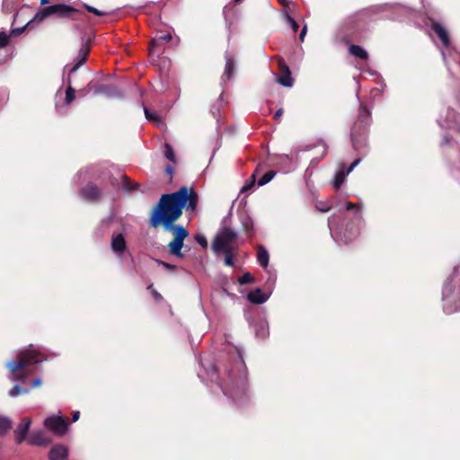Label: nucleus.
Segmentation results:
<instances>
[{
  "label": "nucleus",
  "mask_w": 460,
  "mask_h": 460,
  "mask_svg": "<svg viewBox=\"0 0 460 460\" xmlns=\"http://www.w3.org/2000/svg\"><path fill=\"white\" fill-rule=\"evenodd\" d=\"M228 354L230 357L222 374H218L217 367L213 363L201 360L203 370L198 376L202 382H215L227 398L238 406H243L249 398L247 367L239 348H231Z\"/></svg>",
  "instance_id": "nucleus-1"
},
{
  "label": "nucleus",
  "mask_w": 460,
  "mask_h": 460,
  "mask_svg": "<svg viewBox=\"0 0 460 460\" xmlns=\"http://www.w3.org/2000/svg\"><path fill=\"white\" fill-rule=\"evenodd\" d=\"M198 204V195L193 190L182 186L179 190L164 194L151 216V225L157 227L164 225L165 229L172 227V223L176 221L182 214V208L194 211Z\"/></svg>",
  "instance_id": "nucleus-2"
},
{
  "label": "nucleus",
  "mask_w": 460,
  "mask_h": 460,
  "mask_svg": "<svg viewBox=\"0 0 460 460\" xmlns=\"http://www.w3.org/2000/svg\"><path fill=\"white\" fill-rule=\"evenodd\" d=\"M44 360H47V358L30 346L19 354L17 361H10L6 364L12 374L10 378L24 384L28 376L37 371L39 365Z\"/></svg>",
  "instance_id": "nucleus-3"
},
{
  "label": "nucleus",
  "mask_w": 460,
  "mask_h": 460,
  "mask_svg": "<svg viewBox=\"0 0 460 460\" xmlns=\"http://www.w3.org/2000/svg\"><path fill=\"white\" fill-rule=\"evenodd\" d=\"M370 122V112L362 104L357 121L351 128V143L355 150H359L367 145V128Z\"/></svg>",
  "instance_id": "nucleus-4"
},
{
  "label": "nucleus",
  "mask_w": 460,
  "mask_h": 460,
  "mask_svg": "<svg viewBox=\"0 0 460 460\" xmlns=\"http://www.w3.org/2000/svg\"><path fill=\"white\" fill-rule=\"evenodd\" d=\"M457 270L458 269L455 268L442 290L443 309L448 314L460 311V289L456 291L451 285V282L457 274Z\"/></svg>",
  "instance_id": "nucleus-5"
},
{
  "label": "nucleus",
  "mask_w": 460,
  "mask_h": 460,
  "mask_svg": "<svg viewBox=\"0 0 460 460\" xmlns=\"http://www.w3.org/2000/svg\"><path fill=\"white\" fill-rule=\"evenodd\" d=\"M431 28L445 47V49L441 50V55L450 71V60L460 65V52H458L455 47L451 46L447 31L441 24L437 22H432Z\"/></svg>",
  "instance_id": "nucleus-6"
},
{
  "label": "nucleus",
  "mask_w": 460,
  "mask_h": 460,
  "mask_svg": "<svg viewBox=\"0 0 460 460\" xmlns=\"http://www.w3.org/2000/svg\"><path fill=\"white\" fill-rule=\"evenodd\" d=\"M237 235V232L234 230L223 227L212 243V250L217 255L223 252L234 251L233 243L236 240Z\"/></svg>",
  "instance_id": "nucleus-7"
},
{
  "label": "nucleus",
  "mask_w": 460,
  "mask_h": 460,
  "mask_svg": "<svg viewBox=\"0 0 460 460\" xmlns=\"http://www.w3.org/2000/svg\"><path fill=\"white\" fill-rule=\"evenodd\" d=\"M328 226L330 228L331 234L336 242H343L344 243H350L359 233L358 227L351 228L349 233H345L343 235L340 234L337 231V223L335 216H332L328 219Z\"/></svg>",
  "instance_id": "nucleus-8"
},
{
  "label": "nucleus",
  "mask_w": 460,
  "mask_h": 460,
  "mask_svg": "<svg viewBox=\"0 0 460 460\" xmlns=\"http://www.w3.org/2000/svg\"><path fill=\"white\" fill-rule=\"evenodd\" d=\"M44 426L58 436H63L67 430V420L59 415H51L45 419Z\"/></svg>",
  "instance_id": "nucleus-9"
},
{
  "label": "nucleus",
  "mask_w": 460,
  "mask_h": 460,
  "mask_svg": "<svg viewBox=\"0 0 460 460\" xmlns=\"http://www.w3.org/2000/svg\"><path fill=\"white\" fill-rule=\"evenodd\" d=\"M437 122L441 128H459L460 117L454 110L448 108L446 117L440 115Z\"/></svg>",
  "instance_id": "nucleus-10"
},
{
  "label": "nucleus",
  "mask_w": 460,
  "mask_h": 460,
  "mask_svg": "<svg viewBox=\"0 0 460 460\" xmlns=\"http://www.w3.org/2000/svg\"><path fill=\"white\" fill-rule=\"evenodd\" d=\"M89 52H90V47H89L88 43L87 42L83 43L78 51L76 58L74 60V66L72 67L66 66L65 70H68L69 75L77 71V69L86 62Z\"/></svg>",
  "instance_id": "nucleus-11"
},
{
  "label": "nucleus",
  "mask_w": 460,
  "mask_h": 460,
  "mask_svg": "<svg viewBox=\"0 0 460 460\" xmlns=\"http://www.w3.org/2000/svg\"><path fill=\"white\" fill-rule=\"evenodd\" d=\"M361 159L358 158L357 160H355L349 167L347 170H344V169H341L339 170L336 173H335V177H334V180L332 181V184H333V187L336 190H338L341 186L343 184V182L345 181V179H346V176L349 175L353 170L354 168L360 163Z\"/></svg>",
  "instance_id": "nucleus-12"
},
{
  "label": "nucleus",
  "mask_w": 460,
  "mask_h": 460,
  "mask_svg": "<svg viewBox=\"0 0 460 460\" xmlns=\"http://www.w3.org/2000/svg\"><path fill=\"white\" fill-rule=\"evenodd\" d=\"M94 94H104L109 98H122L119 89L111 84H100L93 87Z\"/></svg>",
  "instance_id": "nucleus-13"
},
{
  "label": "nucleus",
  "mask_w": 460,
  "mask_h": 460,
  "mask_svg": "<svg viewBox=\"0 0 460 460\" xmlns=\"http://www.w3.org/2000/svg\"><path fill=\"white\" fill-rule=\"evenodd\" d=\"M111 247L112 252L117 255L120 256L127 248L126 240L121 233H114L111 236Z\"/></svg>",
  "instance_id": "nucleus-14"
},
{
  "label": "nucleus",
  "mask_w": 460,
  "mask_h": 460,
  "mask_svg": "<svg viewBox=\"0 0 460 460\" xmlns=\"http://www.w3.org/2000/svg\"><path fill=\"white\" fill-rule=\"evenodd\" d=\"M80 196L87 201H96L101 196V190L99 188L93 184L88 183L85 187L80 190Z\"/></svg>",
  "instance_id": "nucleus-15"
},
{
  "label": "nucleus",
  "mask_w": 460,
  "mask_h": 460,
  "mask_svg": "<svg viewBox=\"0 0 460 460\" xmlns=\"http://www.w3.org/2000/svg\"><path fill=\"white\" fill-rule=\"evenodd\" d=\"M31 423V421L30 418H23L21 423L17 426L14 430L17 444H21L25 440Z\"/></svg>",
  "instance_id": "nucleus-16"
},
{
  "label": "nucleus",
  "mask_w": 460,
  "mask_h": 460,
  "mask_svg": "<svg viewBox=\"0 0 460 460\" xmlns=\"http://www.w3.org/2000/svg\"><path fill=\"white\" fill-rule=\"evenodd\" d=\"M270 294L271 291L265 293L262 292L261 288H257L247 295V299L252 304L261 305L269 299Z\"/></svg>",
  "instance_id": "nucleus-17"
},
{
  "label": "nucleus",
  "mask_w": 460,
  "mask_h": 460,
  "mask_svg": "<svg viewBox=\"0 0 460 460\" xmlns=\"http://www.w3.org/2000/svg\"><path fill=\"white\" fill-rule=\"evenodd\" d=\"M67 456L68 448L62 444L55 445L49 453V460H65Z\"/></svg>",
  "instance_id": "nucleus-18"
},
{
  "label": "nucleus",
  "mask_w": 460,
  "mask_h": 460,
  "mask_svg": "<svg viewBox=\"0 0 460 460\" xmlns=\"http://www.w3.org/2000/svg\"><path fill=\"white\" fill-rule=\"evenodd\" d=\"M226 66L225 71L222 75V81L226 82V80H231L234 72H235V62L234 58H232L228 52H226Z\"/></svg>",
  "instance_id": "nucleus-19"
},
{
  "label": "nucleus",
  "mask_w": 460,
  "mask_h": 460,
  "mask_svg": "<svg viewBox=\"0 0 460 460\" xmlns=\"http://www.w3.org/2000/svg\"><path fill=\"white\" fill-rule=\"evenodd\" d=\"M27 441L31 446H47L49 443V439L42 431L32 432Z\"/></svg>",
  "instance_id": "nucleus-20"
},
{
  "label": "nucleus",
  "mask_w": 460,
  "mask_h": 460,
  "mask_svg": "<svg viewBox=\"0 0 460 460\" xmlns=\"http://www.w3.org/2000/svg\"><path fill=\"white\" fill-rule=\"evenodd\" d=\"M57 8L56 16L60 18H70L73 13L78 12L77 9L66 4H58Z\"/></svg>",
  "instance_id": "nucleus-21"
},
{
  "label": "nucleus",
  "mask_w": 460,
  "mask_h": 460,
  "mask_svg": "<svg viewBox=\"0 0 460 460\" xmlns=\"http://www.w3.org/2000/svg\"><path fill=\"white\" fill-rule=\"evenodd\" d=\"M293 78L291 72L287 66H283L281 68V75L278 78V83L285 87H291L293 85Z\"/></svg>",
  "instance_id": "nucleus-22"
},
{
  "label": "nucleus",
  "mask_w": 460,
  "mask_h": 460,
  "mask_svg": "<svg viewBox=\"0 0 460 460\" xmlns=\"http://www.w3.org/2000/svg\"><path fill=\"white\" fill-rule=\"evenodd\" d=\"M57 9V4L43 7L35 14L34 20L42 22L47 17L56 15Z\"/></svg>",
  "instance_id": "nucleus-23"
},
{
  "label": "nucleus",
  "mask_w": 460,
  "mask_h": 460,
  "mask_svg": "<svg viewBox=\"0 0 460 460\" xmlns=\"http://www.w3.org/2000/svg\"><path fill=\"white\" fill-rule=\"evenodd\" d=\"M182 247L183 240L176 238H174V240L168 244L170 253L179 258L183 257V254L181 252Z\"/></svg>",
  "instance_id": "nucleus-24"
},
{
  "label": "nucleus",
  "mask_w": 460,
  "mask_h": 460,
  "mask_svg": "<svg viewBox=\"0 0 460 460\" xmlns=\"http://www.w3.org/2000/svg\"><path fill=\"white\" fill-rule=\"evenodd\" d=\"M269 252L263 246H259L257 252V261L262 268H267L269 264Z\"/></svg>",
  "instance_id": "nucleus-25"
},
{
  "label": "nucleus",
  "mask_w": 460,
  "mask_h": 460,
  "mask_svg": "<svg viewBox=\"0 0 460 460\" xmlns=\"http://www.w3.org/2000/svg\"><path fill=\"white\" fill-rule=\"evenodd\" d=\"M171 40H172L171 33H165L164 35H161L152 40L150 49L153 51V50H155V49L156 47L160 46L162 43H167Z\"/></svg>",
  "instance_id": "nucleus-26"
},
{
  "label": "nucleus",
  "mask_w": 460,
  "mask_h": 460,
  "mask_svg": "<svg viewBox=\"0 0 460 460\" xmlns=\"http://www.w3.org/2000/svg\"><path fill=\"white\" fill-rule=\"evenodd\" d=\"M168 230H172L175 235L174 238L183 240L189 235V232L181 225L173 226L172 224V227Z\"/></svg>",
  "instance_id": "nucleus-27"
},
{
  "label": "nucleus",
  "mask_w": 460,
  "mask_h": 460,
  "mask_svg": "<svg viewBox=\"0 0 460 460\" xmlns=\"http://www.w3.org/2000/svg\"><path fill=\"white\" fill-rule=\"evenodd\" d=\"M349 53L361 59H367L368 58L367 52L358 45H351L349 47Z\"/></svg>",
  "instance_id": "nucleus-28"
},
{
  "label": "nucleus",
  "mask_w": 460,
  "mask_h": 460,
  "mask_svg": "<svg viewBox=\"0 0 460 460\" xmlns=\"http://www.w3.org/2000/svg\"><path fill=\"white\" fill-rule=\"evenodd\" d=\"M255 334L258 338H266L269 335V326L267 323H259L255 327Z\"/></svg>",
  "instance_id": "nucleus-29"
},
{
  "label": "nucleus",
  "mask_w": 460,
  "mask_h": 460,
  "mask_svg": "<svg viewBox=\"0 0 460 460\" xmlns=\"http://www.w3.org/2000/svg\"><path fill=\"white\" fill-rule=\"evenodd\" d=\"M242 225L247 234H252L253 231V221L249 216H245L242 218Z\"/></svg>",
  "instance_id": "nucleus-30"
},
{
  "label": "nucleus",
  "mask_w": 460,
  "mask_h": 460,
  "mask_svg": "<svg viewBox=\"0 0 460 460\" xmlns=\"http://www.w3.org/2000/svg\"><path fill=\"white\" fill-rule=\"evenodd\" d=\"M276 175V172L274 171H269L265 172L258 181L259 186H263L267 183H269Z\"/></svg>",
  "instance_id": "nucleus-31"
},
{
  "label": "nucleus",
  "mask_w": 460,
  "mask_h": 460,
  "mask_svg": "<svg viewBox=\"0 0 460 460\" xmlns=\"http://www.w3.org/2000/svg\"><path fill=\"white\" fill-rule=\"evenodd\" d=\"M29 393V389L22 387L20 385H15L10 391L9 395L11 397H16L21 394H25Z\"/></svg>",
  "instance_id": "nucleus-32"
},
{
  "label": "nucleus",
  "mask_w": 460,
  "mask_h": 460,
  "mask_svg": "<svg viewBox=\"0 0 460 460\" xmlns=\"http://www.w3.org/2000/svg\"><path fill=\"white\" fill-rule=\"evenodd\" d=\"M75 89L71 86L70 79L68 78V86L66 90V97H65V102L66 104H70L75 100Z\"/></svg>",
  "instance_id": "nucleus-33"
},
{
  "label": "nucleus",
  "mask_w": 460,
  "mask_h": 460,
  "mask_svg": "<svg viewBox=\"0 0 460 460\" xmlns=\"http://www.w3.org/2000/svg\"><path fill=\"white\" fill-rule=\"evenodd\" d=\"M164 156L171 162L172 163H175L176 159H175V154H174V151H173V148L172 146L168 144V143H165L164 144Z\"/></svg>",
  "instance_id": "nucleus-34"
},
{
  "label": "nucleus",
  "mask_w": 460,
  "mask_h": 460,
  "mask_svg": "<svg viewBox=\"0 0 460 460\" xmlns=\"http://www.w3.org/2000/svg\"><path fill=\"white\" fill-rule=\"evenodd\" d=\"M122 188L127 191L134 190L138 184L130 181L127 175H122Z\"/></svg>",
  "instance_id": "nucleus-35"
},
{
  "label": "nucleus",
  "mask_w": 460,
  "mask_h": 460,
  "mask_svg": "<svg viewBox=\"0 0 460 460\" xmlns=\"http://www.w3.org/2000/svg\"><path fill=\"white\" fill-rule=\"evenodd\" d=\"M345 208L347 210H352V209H355V217H356V219H359L361 218V211H360V208H358V205L355 204V203H352V202H349V201H346L345 202Z\"/></svg>",
  "instance_id": "nucleus-36"
},
{
  "label": "nucleus",
  "mask_w": 460,
  "mask_h": 460,
  "mask_svg": "<svg viewBox=\"0 0 460 460\" xmlns=\"http://www.w3.org/2000/svg\"><path fill=\"white\" fill-rule=\"evenodd\" d=\"M11 420L7 417H0V433H4L11 428Z\"/></svg>",
  "instance_id": "nucleus-37"
},
{
  "label": "nucleus",
  "mask_w": 460,
  "mask_h": 460,
  "mask_svg": "<svg viewBox=\"0 0 460 460\" xmlns=\"http://www.w3.org/2000/svg\"><path fill=\"white\" fill-rule=\"evenodd\" d=\"M144 112L145 116L148 120H153L159 124L161 119H159L158 115L155 112H151L146 107H144Z\"/></svg>",
  "instance_id": "nucleus-38"
},
{
  "label": "nucleus",
  "mask_w": 460,
  "mask_h": 460,
  "mask_svg": "<svg viewBox=\"0 0 460 460\" xmlns=\"http://www.w3.org/2000/svg\"><path fill=\"white\" fill-rule=\"evenodd\" d=\"M254 281L253 276L250 272H245L242 277L239 278L238 282L241 285L252 283Z\"/></svg>",
  "instance_id": "nucleus-39"
},
{
  "label": "nucleus",
  "mask_w": 460,
  "mask_h": 460,
  "mask_svg": "<svg viewBox=\"0 0 460 460\" xmlns=\"http://www.w3.org/2000/svg\"><path fill=\"white\" fill-rule=\"evenodd\" d=\"M222 253H224L226 256H225V264L227 265V266H230V267H234V260H233V256H234V251H231V252H223Z\"/></svg>",
  "instance_id": "nucleus-40"
},
{
  "label": "nucleus",
  "mask_w": 460,
  "mask_h": 460,
  "mask_svg": "<svg viewBox=\"0 0 460 460\" xmlns=\"http://www.w3.org/2000/svg\"><path fill=\"white\" fill-rule=\"evenodd\" d=\"M315 208L321 212H328L332 208V205L326 202L319 201L316 203Z\"/></svg>",
  "instance_id": "nucleus-41"
},
{
  "label": "nucleus",
  "mask_w": 460,
  "mask_h": 460,
  "mask_svg": "<svg viewBox=\"0 0 460 460\" xmlns=\"http://www.w3.org/2000/svg\"><path fill=\"white\" fill-rule=\"evenodd\" d=\"M84 7L90 13L97 15V16H103L105 14L104 12H102L100 10H98L97 8L93 7V6H91L87 4H84Z\"/></svg>",
  "instance_id": "nucleus-42"
},
{
  "label": "nucleus",
  "mask_w": 460,
  "mask_h": 460,
  "mask_svg": "<svg viewBox=\"0 0 460 460\" xmlns=\"http://www.w3.org/2000/svg\"><path fill=\"white\" fill-rule=\"evenodd\" d=\"M9 43V35L4 31H0V48H4Z\"/></svg>",
  "instance_id": "nucleus-43"
},
{
  "label": "nucleus",
  "mask_w": 460,
  "mask_h": 460,
  "mask_svg": "<svg viewBox=\"0 0 460 460\" xmlns=\"http://www.w3.org/2000/svg\"><path fill=\"white\" fill-rule=\"evenodd\" d=\"M195 240L197 241V243L202 246V247H207L208 246V241H207V238L203 235V234H197L195 236Z\"/></svg>",
  "instance_id": "nucleus-44"
},
{
  "label": "nucleus",
  "mask_w": 460,
  "mask_h": 460,
  "mask_svg": "<svg viewBox=\"0 0 460 460\" xmlns=\"http://www.w3.org/2000/svg\"><path fill=\"white\" fill-rule=\"evenodd\" d=\"M287 22L291 26L293 31L296 32V31L298 30V27H299L298 23L290 15L287 16Z\"/></svg>",
  "instance_id": "nucleus-45"
},
{
  "label": "nucleus",
  "mask_w": 460,
  "mask_h": 460,
  "mask_svg": "<svg viewBox=\"0 0 460 460\" xmlns=\"http://www.w3.org/2000/svg\"><path fill=\"white\" fill-rule=\"evenodd\" d=\"M156 262L160 265H163L165 269L169 270H175V265L173 264H170L168 262H164L161 260H156Z\"/></svg>",
  "instance_id": "nucleus-46"
},
{
  "label": "nucleus",
  "mask_w": 460,
  "mask_h": 460,
  "mask_svg": "<svg viewBox=\"0 0 460 460\" xmlns=\"http://www.w3.org/2000/svg\"><path fill=\"white\" fill-rule=\"evenodd\" d=\"M306 31H307V26L306 25H304L303 29L301 30L300 31V34H299V40L301 41H304V39L306 35Z\"/></svg>",
  "instance_id": "nucleus-47"
},
{
  "label": "nucleus",
  "mask_w": 460,
  "mask_h": 460,
  "mask_svg": "<svg viewBox=\"0 0 460 460\" xmlns=\"http://www.w3.org/2000/svg\"><path fill=\"white\" fill-rule=\"evenodd\" d=\"M282 114H283V110H282V109H279V110L275 112V114H274V119H279L281 118Z\"/></svg>",
  "instance_id": "nucleus-48"
},
{
  "label": "nucleus",
  "mask_w": 460,
  "mask_h": 460,
  "mask_svg": "<svg viewBox=\"0 0 460 460\" xmlns=\"http://www.w3.org/2000/svg\"><path fill=\"white\" fill-rule=\"evenodd\" d=\"M451 142V138L448 135L443 137L442 145H448Z\"/></svg>",
  "instance_id": "nucleus-49"
},
{
  "label": "nucleus",
  "mask_w": 460,
  "mask_h": 460,
  "mask_svg": "<svg viewBox=\"0 0 460 460\" xmlns=\"http://www.w3.org/2000/svg\"><path fill=\"white\" fill-rule=\"evenodd\" d=\"M79 417H80V411H75L73 412L72 420L75 422L79 419Z\"/></svg>",
  "instance_id": "nucleus-50"
},
{
  "label": "nucleus",
  "mask_w": 460,
  "mask_h": 460,
  "mask_svg": "<svg viewBox=\"0 0 460 460\" xmlns=\"http://www.w3.org/2000/svg\"><path fill=\"white\" fill-rule=\"evenodd\" d=\"M40 384H41V379L40 377H38L32 381L31 386L36 387V386L40 385Z\"/></svg>",
  "instance_id": "nucleus-51"
},
{
  "label": "nucleus",
  "mask_w": 460,
  "mask_h": 460,
  "mask_svg": "<svg viewBox=\"0 0 460 460\" xmlns=\"http://www.w3.org/2000/svg\"><path fill=\"white\" fill-rule=\"evenodd\" d=\"M153 296L156 300H161L163 297L160 293H158L156 290H153Z\"/></svg>",
  "instance_id": "nucleus-52"
},
{
  "label": "nucleus",
  "mask_w": 460,
  "mask_h": 460,
  "mask_svg": "<svg viewBox=\"0 0 460 460\" xmlns=\"http://www.w3.org/2000/svg\"><path fill=\"white\" fill-rule=\"evenodd\" d=\"M290 156L288 155H279V160L280 161H284V160H290Z\"/></svg>",
  "instance_id": "nucleus-53"
},
{
  "label": "nucleus",
  "mask_w": 460,
  "mask_h": 460,
  "mask_svg": "<svg viewBox=\"0 0 460 460\" xmlns=\"http://www.w3.org/2000/svg\"><path fill=\"white\" fill-rule=\"evenodd\" d=\"M172 171H173V169H172V166L168 165V166L166 167V172H167L169 174H172Z\"/></svg>",
  "instance_id": "nucleus-54"
},
{
  "label": "nucleus",
  "mask_w": 460,
  "mask_h": 460,
  "mask_svg": "<svg viewBox=\"0 0 460 460\" xmlns=\"http://www.w3.org/2000/svg\"><path fill=\"white\" fill-rule=\"evenodd\" d=\"M87 173H88V170L80 171L78 173V177H82L84 174H87Z\"/></svg>",
  "instance_id": "nucleus-55"
},
{
  "label": "nucleus",
  "mask_w": 460,
  "mask_h": 460,
  "mask_svg": "<svg viewBox=\"0 0 460 460\" xmlns=\"http://www.w3.org/2000/svg\"><path fill=\"white\" fill-rule=\"evenodd\" d=\"M276 278L274 277L272 279H270L269 281H271L270 287L274 285Z\"/></svg>",
  "instance_id": "nucleus-56"
},
{
  "label": "nucleus",
  "mask_w": 460,
  "mask_h": 460,
  "mask_svg": "<svg viewBox=\"0 0 460 460\" xmlns=\"http://www.w3.org/2000/svg\"><path fill=\"white\" fill-rule=\"evenodd\" d=\"M367 13H368V11H363V12L359 14V16H360V17H362V16H364V15H365V14H367Z\"/></svg>",
  "instance_id": "nucleus-57"
},
{
  "label": "nucleus",
  "mask_w": 460,
  "mask_h": 460,
  "mask_svg": "<svg viewBox=\"0 0 460 460\" xmlns=\"http://www.w3.org/2000/svg\"><path fill=\"white\" fill-rule=\"evenodd\" d=\"M48 3H49V1H48V0H40V4H48Z\"/></svg>",
  "instance_id": "nucleus-58"
},
{
  "label": "nucleus",
  "mask_w": 460,
  "mask_h": 460,
  "mask_svg": "<svg viewBox=\"0 0 460 460\" xmlns=\"http://www.w3.org/2000/svg\"><path fill=\"white\" fill-rule=\"evenodd\" d=\"M23 30H24V27H22V28H20V29H18V30H17V32H19V33H20V32H22Z\"/></svg>",
  "instance_id": "nucleus-59"
},
{
  "label": "nucleus",
  "mask_w": 460,
  "mask_h": 460,
  "mask_svg": "<svg viewBox=\"0 0 460 460\" xmlns=\"http://www.w3.org/2000/svg\"><path fill=\"white\" fill-rule=\"evenodd\" d=\"M282 4H286V0H279Z\"/></svg>",
  "instance_id": "nucleus-60"
},
{
  "label": "nucleus",
  "mask_w": 460,
  "mask_h": 460,
  "mask_svg": "<svg viewBox=\"0 0 460 460\" xmlns=\"http://www.w3.org/2000/svg\"><path fill=\"white\" fill-rule=\"evenodd\" d=\"M247 189H248V186H244V187H243L242 190L243 191V190H245Z\"/></svg>",
  "instance_id": "nucleus-61"
},
{
  "label": "nucleus",
  "mask_w": 460,
  "mask_h": 460,
  "mask_svg": "<svg viewBox=\"0 0 460 460\" xmlns=\"http://www.w3.org/2000/svg\"><path fill=\"white\" fill-rule=\"evenodd\" d=\"M243 0H235V4H240Z\"/></svg>",
  "instance_id": "nucleus-62"
},
{
  "label": "nucleus",
  "mask_w": 460,
  "mask_h": 460,
  "mask_svg": "<svg viewBox=\"0 0 460 460\" xmlns=\"http://www.w3.org/2000/svg\"><path fill=\"white\" fill-rule=\"evenodd\" d=\"M399 8H400V9H402V11H404V12H408V10H407V9H403V8H402V7H399Z\"/></svg>",
  "instance_id": "nucleus-63"
}]
</instances>
